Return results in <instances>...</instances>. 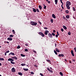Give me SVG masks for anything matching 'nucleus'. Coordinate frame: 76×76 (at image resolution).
<instances>
[{
    "instance_id": "obj_22",
    "label": "nucleus",
    "mask_w": 76,
    "mask_h": 76,
    "mask_svg": "<svg viewBox=\"0 0 76 76\" xmlns=\"http://www.w3.org/2000/svg\"><path fill=\"white\" fill-rule=\"evenodd\" d=\"M0 60H1V61H4V58H0Z\"/></svg>"
},
{
    "instance_id": "obj_6",
    "label": "nucleus",
    "mask_w": 76,
    "mask_h": 76,
    "mask_svg": "<svg viewBox=\"0 0 76 76\" xmlns=\"http://www.w3.org/2000/svg\"><path fill=\"white\" fill-rule=\"evenodd\" d=\"M48 33H49V31L46 30L45 31V35H47L48 34Z\"/></svg>"
},
{
    "instance_id": "obj_1",
    "label": "nucleus",
    "mask_w": 76,
    "mask_h": 76,
    "mask_svg": "<svg viewBox=\"0 0 76 76\" xmlns=\"http://www.w3.org/2000/svg\"><path fill=\"white\" fill-rule=\"evenodd\" d=\"M15 58V56L14 57H11V58H9V59H8V61H11L10 63H11V64H15V63L14 62V59H13L12 58Z\"/></svg>"
},
{
    "instance_id": "obj_51",
    "label": "nucleus",
    "mask_w": 76,
    "mask_h": 76,
    "mask_svg": "<svg viewBox=\"0 0 76 76\" xmlns=\"http://www.w3.org/2000/svg\"><path fill=\"white\" fill-rule=\"evenodd\" d=\"M10 52V51H9V50H8L6 52V53H9Z\"/></svg>"
},
{
    "instance_id": "obj_61",
    "label": "nucleus",
    "mask_w": 76,
    "mask_h": 76,
    "mask_svg": "<svg viewBox=\"0 0 76 76\" xmlns=\"http://www.w3.org/2000/svg\"><path fill=\"white\" fill-rule=\"evenodd\" d=\"M69 62L70 63H72V61H69Z\"/></svg>"
},
{
    "instance_id": "obj_28",
    "label": "nucleus",
    "mask_w": 76,
    "mask_h": 76,
    "mask_svg": "<svg viewBox=\"0 0 76 76\" xmlns=\"http://www.w3.org/2000/svg\"><path fill=\"white\" fill-rule=\"evenodd\" d=\"M41 36L42 37H45V35L44 34H43V33H42Z\"/></svg>"
},
{
    "instance_id": "obj_54",
    "label": "nucleus",
    "mask_w": 76,
    "mask_h": 76,
    "mask_svg": "<svg viewBox=\"0 0 76 76\" xmlns=\"http://www.w3.org/2000/svg\"><path fill=\"white\" fill-rule=\"evenodd\" d=\"M25 45H26V46H28V44H25Z\"/></svg>"
},
{
    "instance_id": "obj_62",
    "label": "nucleus",
    "mask_w": 76,
    "mask_h": 76,
    "mask_svg": "<svg viewBox=\"0 0 76 76\" xmlns=\"http://www.w3.org/2000/svg\"><path fill=\"white\" fill-rule=\"evenodd\" d=\"M73 61H74V62H75V59H73Z\"/></svg>"
},
{
    "instance_id": "obj_12",
    "label": "nucleus",
    "mask_w": 76,
    "mask_h": 76,
    "mask_svg": "<svg viewBox=\"0 0 76 76\" xmlns=\"http://www.w3.org/2000/svg\"><path fill=\"white\" fill-rule=\"evenodd\" d=\"M56 51L57 52H58V53H60V50L58 49L57 48H56Z\"/></svg>"
},
{
    "instance_id": "obj_19",
    "label": "nucleus",
    "mask_w": 76,
    "mask_h": 76,
    "mask_svg": "<svg viewBox=\"0 0 76 76\" xmlns=\"http://www.w3.org/2000/svg\"><path fill=\"white\" fill-rule=\"evenodd\" d=\"M23 70L25 71H28V69L23 68Z\"/></svg>"
},
{
    "instance_id": "obj_31",
    "label": "nucleus",
    "mask_w": 76,
    "mask_h": 76,
    "mask_svg": "<svg viewBox=\"0 0 76 76\" xmlns=\"http://www.w3.org/2000/svg\"><path fill=\"white\" fill-rule=\"evenodd\" d=\"M12 32H13V34H15V31L14 30H12Z\"/></svg>"
},
{
    "instance_id": "obj_37",
    "label": "nucleus",
    "mask_w": 76,
    "mask_h": 76,
    "mask_svg": "<svg viewBox=\"0 0 76 76\" xmlns=\"http://www.w3.org/2000/svg\"><path fill=\"white\" fill-rule=\"evenodd\" d=\"M31 75H34V73L33 72H31L30 73Z\"/></svg>"
},
{
    "instance_id": "obj_34",
    "label": "nucleus",
    "mask_w": 76,
    "mask_h": 76,
    "mask_svg": "<svg viewBox=\"0 0 76 76\" xmlns=\"http://www.w3.org/2000/svg\"><path fill=\"white\" fill-rule=\"evenodd\" d=\"M68 34L69 35H71V33L70 32H68Z\"/></svg>"
},
{
    "instance_id": "obj_20",
    "label": "nucleus",
    "mask_w": 76,
    "mask_h": 76,
    "mask_svg": "<svg viewBox=\"0 0 76 76\" xmlns=\"http://www.w3.org/2000/svg\"><path fill=\"white\" fill-rule=\"evenodd\" d=\"M55 4H57V2H58V0H55Z\"/></svg>"
},
{
    "instance_id": "obj_17",
    "label": "nucleus",
    "mask_w": 76,
    "mask_h": 76,
    "mask_svg": "<svg viewBox=\"0 0 76 76\" xmlns=\"http://www.w3.org/2000/svg\"><path fill=\"white\" fill-rule=\"evenodd\" d=\"M66 6L67 7V9H70V7L69 6L66 5Z\"/></svg>"
},
{
    "instance_id": "obj_45",
    "label": "nucleus",
    "mask_w": 76,
    "mask_h": 76,
    "mask_svg": "<svg viewBox=\"0 0 76 76\" xmlns=\"http://www.w3.org/2000/svg\"><path fill=\"white\" fill-rule=\"evenodd\" d=\"M73 9L74 11H76V10H75V8L74 7H73Z\"/></svg>"
},
{
    "instance_id": "obj_39",
    "label": "nucleus",
    "mask_w": 76,
    "mask_h": 76,
    "mask_svg": "<svg viewBox=\"0 0 76 76\" xmlns=\"http://www.w3.org/2000/svg\"><path fill=\"white\" fill-rule=\"evenodd\" d=\"M50 21H51V22L52 23H53V19H51L50 20Z\"/></svg>"
},
{
    "instance_id": "obj_35",
    "label": "nucleus",
    "mask_w": 76,
    "mask_h": 76,
    "mask_svg": "<svg viewBox=\"0 0 76 76\" xmlns=\"http://www.w3.org/2000/svg\"><path fill=\"white\" fill-rule=\"evenodd\" d=\"M43 28L45 29H48V27H44Z\"/></svg>"
},
{
    "instance_id": "obj_8",
    "label": "nucleus",
    "mask_w": 76,
    "mask_h": 76,
    "mask_svg": "<svg viewBox=\"0 0 76 76\" xmlns=\"http://www.w3.org/2000/svg\"><path fill=\"white\" fill-rule=\"evenodd\" d=\"M52 16L53 18L54 19H56V16L54 14H53L52 15Z\"/></svg>"
},
{
    "instance_id": "obj_21",
    "label": "nucleus",
    "mask_w": 76,
    "mask_h": 76,
    "mask_svg": "<svg viewBox=\"0 0 76 76\" xmlns=\"http://www.w3.org/2000/svg\"><path fill=\"white\" fill-rule=\"evenodd\" d=\"M59 74L60 75H61V76H63V73H62V72H60Z\"/></svg>"
},
{
    "instance_id": "obj_30",
    "label": "nucleus",
    "mask_w": 76,
    "mask_h": 76,
    "mask_svg": "<svg viewBox=\"0 0 76 76\" xmlns=\"http://www.w3.org/2000/svg\"><path fill=\"white\" fill-rule=\"evenodd\" d=\"M38 34L39 35H42V33L41 32H39L38 33Z\"/></svg>"
},
{
    "instance_id": "obj_24",
    "label": "nucleus",
    "mask_w": 76,
    "mask_h": 76,
    "mask_svg": "<svg viewBox=\"0 0 76 76\" xmlns=\"http://www.w3.org/2000/svg\"><path fill=\"white\" fill-rule=\"evenodd\" d=\"M54 51L55 54H56V55H57V52L55 50H54Z\"/></svg>"
},
{
    "instance_id": "obj_50",
    "label": "nucleus",
    "mask_w": 76,
    "mask_h": 76,
    "mask_svg": "<svg viewBox=\"0 0 76 76\" xmlns=\"http://www.w3.org/2000/svg\"><path fill=\"white\" fill-rule=\"evenodd\" d=\"M38 22H39V24H40V25L42 24V23H41V22H39V21Z\"/></svg>"
},
{
    "instance_id": "obj_52",
    "label": "nucleus",
    "mask_w": 76,
    "mask_h": 76,
    "mask_svg": "<svg viewBox=\"0 0 76 76\" xmlns=\"http://www.w3.org/2000/svg\"><path fill=\"white\" fill-rule=\"evenodd\" d=\"M40 75H41V76H42L43 75V74L41 73H40Z\"/></svg>"
},
{
    "instance_id": "obj_41",
    "label": "nucleus",
    "mask_w": 76,
    "mask_h": 76,
    "mask_svg": "<svg viewBox=\"0 0 76 76\" xmlns=\"http://www.w3.org/2000/svg\"><path fill=\"white\" fill-rule=\"evenodd\" d=\"M36 10L37 12H39V10L38 9H36Z\"/></svg>"
},
{
    "instance_id": "obj_43",
    "label": "nucleus",
    "mask_w": 76,
    "mask_h": 76,
    "mask_svg": "<svg viewBox=\"0 0 76 76\" xmlns=\"http://www.w3.org/2000/svg\"><path fill=\"white\" fill-rule=\"evenodd\" d=\"M4 43H6V42L7 44H9V42H4Z\"/></svg>"
},
{
    "instance_id": "obj_64",
    "label": "nucleus",
    "mask_w": 76,
    "mask_h": 76,
    "mask_svg": "<svg viewBox=\"0 0 76 76\" xmlns=\"http://www.w3.org/2000/svg\"><path fill=\"white\" fill-rule=\"evenodd\" d=\"M1 63H0V66H1Z\"/></svg>"
},
{
    "instance_id": "obj_40",
    "label": "nucleus",
    "mask_w": 76,
    "mask_h": 76,
    "mask_svg": "<svg viewBox=\"0 0 76 76\" xmlns=\"http://www.w3.org/2000/svg\"><path fill=\"white\" fill-rule=\"evenodd\" d=\"M52 35H53V36H55V34L53 33H52Z\"/></svg>"
},
{
    "instance_id": "obj_11",
    "label": "nucleus",
    "mask_w": 76,
    "mask_h": 76,
    "mask_svg": "<svg viewBox=\"0 0 76 76\" xmlns=\"http://www.w3.org/2000/svg\"><path fill=\"white\" fill-rule=\"evenodd\" d=\"M58 56L59 57H64V56L63 54H61L58 55Z\"/></svg>"
},
{
    "instance_id": "obj_42",
    "label": "nucleus",
    "mask_w": 76,
    "mask_h": 76,
    "mask_svg": "<svg viewBox=\"0 0 76 76\" xmlns=\"http://www.w3.org/2000/svg\"><path fill=\"white\" fill-rule=\"evenodd\" d=\"M63 19H65V20H66V19H67V18H66V17H65L64 16H63Z\"/></svg>"
},
{
    "instance_id": "obj_57",
    "label": "nucleus",
    "mask_w": 76,
    "mask_h": 76,
    "mask_svg": "<svg viewBox=\"0 0 76 76\" xmlns=\"http://www.w3.org/2000/svg\"><path fill=\"white\" fill-rule=\"evenodd\" d=\"M61 7L63 9H64V7H63V6H62V5L61 6Z\"/></svg>"
},
{
    "instance_id": "obj_59",
    "label": "nucleus",
    "mask_w": 76,
    "mask_h": 76,
    "mask_svg": "<svg viewBox=\"0 0 76 76\" xmlns=\"http://www.w3.org/2000/svg\"><path fill=\"white\" fill-rule=\"evenodd\" d=\"M74 50H75H75H76V48H74Z\"/></svg>"
},
{
    "instance_id": "obj_53",
    "label": "nucleus",
    "mask_w": 76,
    "mask_h": 76,
    "mask_svg": "<svg viewBox=\"0 0 76 76\" xmlns=\"http://www.w3.org/2000/svg\"><path fill=\"white\" fill-rule=\"evenodd\" d=\"M58 35H57V34L56 35V36H55L56 37V38H57V37H58Z\"/></svg>"
},
{
    "instance_id": "obj_7",
    "label": "nucleus",
    "mask_w": 76,
    "mask_h": 76,
    "mask_svg": "<svg viewBox=\"0 0 76 76\" xmlns=\"http://www.w3.org/2000/svg\"><path fill=\"white\" fill-rule=\"evenodd\" d=\"M9 56H10L11 55H12V56H15V53L12 52H11L9 54Z\"/></svg>"
},
{
    "instance_id": "obj_44",
    "label": "nucleus",
    "mask_w": 76,
    "mask_h": 76,
    "mask_svg": "<svg viewBox=\"0 0 76 76\" xmlns=\"http://www.w3.org/2000/svg\"><path fill=\"white\" fill-rule=\"evenodd\" d=\"M47 69L48 70L49 72L50 71V68H47Z\"/></svg>"
},
{
    "instance_id": "obj_23",
    "label": "nucleus",
    "mask_w": 76,
    "mask_h": 76,
    "mask_svg": "<svg viewBox=\"0 0 76 76\" xmlns=\"http://www.w3.org/2000/svg\"><path fill=\"white\" fill-rule=\"evenodd\" d=\"M43 6H44V9H46V8H47V7L45 5V4H43Z\"/></svg>"
},
{
    "instance_id": "obj_2",
    "label": "nucleus",
    "mask_w": 76,
    "mask_h": 76,
    "mask_svg": "<svg viewBox=\"0 0 76 76\" xmlns=\"http://www.w3.org/2000/svg\"><path fill=\"white\" fill-rule=\"evenodd\" d=\"M30 25L32 26H36L37 25V23H35V22L31 21L30 22Z\"/></svg>"
},
{
    "instance_id": "obj_3",
    "label": "nucleus",
    "mask_w": 76,
    "mask_h": 76,
    "mask_svg": "<svg viewBox=\"0 0 76 76\" xmlns=\"http://www.w3.org/2000/svg\"><path fill=\"white\" fill-rule=\"evenodd\" d=\"M71 5V3L69 1H67L66 2V6H70Z\"/></svg>"
},
{
    "instance_id": "obj_15",
    "label": "nucleus",
    "mask_w": 76,
    "mask_h": 76,
    "mask_svg": "<svg viewBox=\"0 0 76 76\" xmlns=\"http://www.w3.org/2000/svg\"><path fill=\"white\" fill-rule=\"evenodd\" d=\"M47 62H48L50 64H51V61L49 60H47Z\"/></svg>"
},
{
    "instance_id": "obj_25",
    "label": "nucleus",
    "mask_w": 76,
    "mask_h": 76,
    "mask_svg": "<svg viewBox=\"0 0 76 76\" xmlns=\"http://www.w3.org/2000/svg\"><path fill=\"white\" fill-rule=\"evenodd\" d=\"M21 65L22 66H26V64H22Z\"/></svg>"
},
{
    "instance_id": "obj_5",
    "label": "nucleus",
    "mask_w": 76,
    "mask_h": 76,
    "mask_svg": "<svg viewBox=\"0 0 76 76\" xmlns=\"http://www.w3.org/2000/svg\"><path fill=\"white\" fill-rule=\"evenodd\" d=\"M48 35L49 37H50V38H53V35H52V34L50 33H48Z\"/></svg>"
},
{
    "instance_id": "obj_58",
    "label": "nucleus",
    "mask_w": 76,
    "mask_h": 76,
    "mask_svg": "<svg viewBox=\"0 0 76 76\" xmlns=\"http://www.w3.org/2000/svg\"><path fill=\"white\" fill-rule=\"evenodd\" d=\"M55 47H57V44H56V43L55 44Z\"/></svg>"
},
{
    "instance_id": "obj_33",
    "label": "nucleus",
    "mask_w": 76,
    "mask_h": 76,
    "mask_svg": "<svg viewBox=\"0 0 76 76\" xmlns=\"http://www.w3.org/2000/svg\"><path fill=\"white\" fill-rule=\"evenodd\" d=\"M65 12H66V13H68L69 12L68 10H66L65 11Z\"/></svg>"
},
{
    "instance_id": "obj_36",
    "label": "nucleus",
    "mask_w": 76,
    "mask_h": 76,
    "mask_svg": "<svg viewBox=\"0 0 76 76\" xmlns=\"http://www.w3.org/2000/svg\"><path fill=\"white\" fill-rule=\"evenodd\" d=\"M14 59L15 60H17L18 59V57L16 56H14Z\"/></svg>"
},
{
    "instance_id": "obj_48",
    "label": "nucleus",
    "mask_w": 76,
    "mask_h": 76,
    "mask_svg": "<svg viewBox=\"0 0 76 76\" xmlns=\"http://www.w3.org/2000/svg\"><path fill=\"white\" fill-rule=\"evenodd\" d=\"M53 32H54V33H56V32L55 30H53Z\"/></svg>"
},
{
    "instance_id": "obj_9",
    "label": "nucleus",
    "mask_w": 76,
    "mask_h": 76,
    "mask_svg": "<svg viewBox=\"0 0 76 76\" xmlns=\"http://www.w3.org/2000/svg\"><path fill=\"white\" fill-rule=\"evenodd\" d=\"M7 39L9 41H12V38L11 37H8L7 38Z\"/></svg>"
},
{
    "instance_id": "obj_32",
    "label": "nucleus",
    "mask_w": 76,
    "mask_h": 76,
    "mask_svg": "<svg viewBox=\"0 0 76 76\" xmlns=\"http://www.w3.org/2000/svg\"><path fill=\"white\" fill-rule=\"evenodd\" d=\"M10 37H11V38H13V36L12 34L10 35Z\"/></svg>"
},
{
    "instance_id": "obj_56",
    "label": "nucleus",
    "mask_w": 76,
    "mask_h": 76,
    "mask_svg": "<svg viewBox=\"0 0 76 76\" xmlns=\"http://www.w3.org/2000/svg\"><path fill=\"white\" fill-rule=\"evenodd\" d=\"M57 35H59V34H58V32H57Z\"/></svg>"
},
{
    "instance_id": "obj_26",
    "label": "nucleus",
    "mask_w": 76,
    "mask_h": 76,
    "mask_svg": "<svg viewBox=\"0 0 76 76\" xmlns=\"http://www.w3.org/2000/svg\"><path fill=\"white\" fill-rule=\"evenodd\" d=\"M17 49H19V48H20V45H18V47H17Z\"/></svg>"
},
{
    "instance_id": "obj_4",
    "label": "nucleus",
    "mask_w": 76,
    "mask_h": 76,
    "mask_svg": "<svg viewBox=\"0 0 76 76\" xmlns=\"http://www.w3.org/2000/svg\"><path fill=\"white\" fill-rule=\"evenodd\" d=\"M11 71L13 73H15L16 72V70L14 68H12L11 69Z\"/></svg>"
},
{
    "instance_id": "obj_18",
    "label": "nucleus",
    "mask_w": 76,
    "mask_h": 76,
    "mask_svg": "<svg viewBox=\"0 0 76 76\" xmlns=\"http://www.w3.org/2000/svg\"><path fill=\"white\" fill-rule=\"evenodd\" d=\"M66 18L67 19H69V18H70V16L68 15H66Z\"/></svg>"
},
{
    "instance_id": "obj_10",
    "label": "nucleus",
    "mask_w": 76,
    "mask_h": 76,
    "mask_svg": "<svg viewBox=\"0 0 76 76\" xmlns=\"http://www.w3.org/2000/svg\"><path fill=\"white\" fill-rule=\"evenodd\" d=\"M71 54H72V56H75V54H74V53H73V51L72 50H71Z\"/></svg>"
},
{
    "instance_id": "obj_14",
    "label": "nucleus",
    "mask_w": 76,
    "mask_h": 76,
    "mask_svg": "<svg viewBox=\"0 0 76 76\" xmlns=\"http://www.w3.org/2000/svg\"><path fill=\"white\" fill-rule=\"evenodd\" d=\"M18 75H20V76H22V75H23V74L21 72H18Z\"/></svg>"
},
{
    "instance_id": "obj_63",
    "label": "nucleus",
    "mask_w": 76,
    "mask_h": 76,
    "mask_svg": "<svg viewBox=\"0 0 76 76\" xmlns=\"http://www.w3.org/2000/svg\"><path fill=\"white\" fill-rule=\"evenodd\" d=\"M65 61L67 62V59H65Z\"/></svg>"
},
{
    "instance_id": "obj_38",
    "label": "nucleus",
    "mask_w": 76,
    "mask_h": 76,
    "mask_svg": "<svg viewBox=\"0 0 76 76\" xmlns=\"http://www.w3.org/2000/svg\"><path fill=\"white\" fill-rule=\"evenodd\" d=\"M24 51H26V52H27V51H28V49H25Z\"/></svg>"
},
{
    "instance_id": "obj_49",
    "label": "nucleus",
    "mask_w": 76,
    "mask_h": 76,
    "mask_svg": "<svg viewBox=\"0 0 76 76\" xmlns=\"http://www.w3.org/2000/svg\"><path fill=\"white\" fill-rule=\"evenodd\" d=\"M33 52H34V53H37V52H36V51H35V50H33Z\"/></svg>"
},
{
    "instance_id": "obj_47",
    "label": "nucleus",
    "mask_w": 76,
    "mask_h": 76,
    "mask_svg": "<svg viewBox=\"0 0 76 76\" xmlns=\"http://www.w3.org/2000/svg\"><path fill=\"white\" fill-rule=\"evenodd\" d=\"M49 72H51V73H53V72L52 70H50Z\"/></svg>"
},
{
    "instance_id": "obj_55",
    "label": "nucleus",
    "mask_w": 76,
    "mask_h": 76,
    "mask_svg": "<svg viewBox=\"0 0 76 76\" xmlns=\"http://www.w3.org/2000/svg\"><path fill=\"white\" fill-rule=\"evenodd\" d=\"M4 54H5V56H6V55H7V53L6 52H5V53Z\"/></svg>"
},
{
    "instance_id": "obj_46",
    "label": "nucleus",
    "mask_w": 76,
    "mask_h": 76,
    "mask_svg": "<svg viewBox=\"0 0 76 76\" xmlns=\"http://www.w3.org/2000/svg\"><path fill=\"white\" fill-rule=\"evenodd\" d=\"M61 31H62V32H63V31H64V29H63V28H61Z\"/></svg>"
},
{
    "instance_id": "obj_29",
    "label": "nucleus",
    "mask_w": 76,
    "mask_h": 76,
    "mask_svg": "<svg viewBox=\"0 0 76 76\" xmlns=\"http://www.w3.org/2000/svg\"><path fill=\"white\" fill-rule=\"evenodd\" d=\"M20 56L22 57H25V55L23 54H21Z\"/></svg>"
},
{
    "instance_id": "obj_16",
    "label": "nucleus",
    "mask_w": 76,
    "mask_h": 76,
    "mask_svg": "<svg viewBox=\"0 0 76 76\" xmlns=\"http://www.w3.org/2000/svg\"><path fill=\"white\" fill-rule=\"evenodd\" d=\"M63 28H64V29L65 30L67 29V27L65 26H63Z\"/></svg>"
},
{
    "instance_id": "obj_60",
    "label": "nucleus",
    "mask_w": 76,
    "mask_h": 76,
    "mask_svg": "<svg viewBox=\"0 0 76 76\" xmlns=\"http://www.w3.org/2000/svg\"><path fill=\"white\" fill-rule=\"evenodd\" d=\"M48 3H49V4H50V1H48Z\"/></svg>"
},
{
    "instance_id": "obj_13",
    "label": "nucleus",
    "mask_w": 76,
    "mask_h": 76,
    "mask_svg": "<svg viewBox=\"0 0 76 76\" xmlns=\"http://www.w3.org/2000/svg\"><path fill=\"white\" fill-rule=\"evenodd\" d=\"M33 12L35 13L37 12V10L35 9V8H33Z\"/></svg>"
},
{
    "instance_id": "obj_27",
    "label": "nucleus",
    "mask_w": 76,
    "mask_h": 76,
    "mask_svg": "<svg viewBox=\"0 0 76 76\" xmlns=\"http://www.w3.org/2000/svg\"><path fill=\"white\" fill-rule=\"evenodd\" d=\"M39 7L40 9H42V6H39Z\"/></svg>"
}]
</instances>
